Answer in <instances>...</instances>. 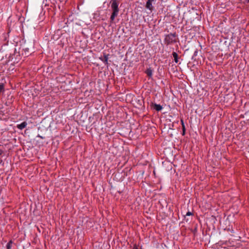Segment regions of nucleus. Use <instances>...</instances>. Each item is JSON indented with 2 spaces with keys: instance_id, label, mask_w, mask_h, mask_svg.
<instances>
[{
  "instance_id": "obj_1",
  "label": "nucleus",
  "mask_w": 249,
  "mask_h": 249,
  "mask_svg": "<svg viewBox=\"0 0 249 249\" xmlns=\"http://www.w3.org/2000/svg\"><path fill=\"white\" fill-rule=\"evenodd\" d=\"M111 4V8L112 10V14L110 16V20L111 22H113L115 19L116 17L118 16L119 14V2L118 0H111L110 1Z\"/></svg>"
},
{
  "instance_id": "obj_2",
  "label": "nucleus",
  "mask_w": 249,
  "mask_h": 249,
  "mask_svg": "<svg viewBox=\"0 0 249 249\" xmlns=\"http://www.w3.org/2000/svg\"><path fill=\"white\" fill-rule=\"evenodd\" d=\"M177 39L175 34H170L165 36L164 41L165 43L170 44L176 42Z\"/></svg>"
},
{
  "instance_id": "obj_3",
  "label": "nucleus",
  "mask_w": 249,
  "mask_h": 249,
  "mask_svg": "<svg viewBox=\"0 0 249 249\" xmlns=\"http://www.w3.org/2000/svg\"><path fill=\"white\" fill-rule=\"evenodd\" d=\"M156 0H148L146 3V8L149 10L150 12H152L153 9V6H152V2H155Z\"/></svg>"
},
{
  "instance_id": "obj_4",
  "label": "nucleus",
  "mask_w": 249,
  "mask_h": 249,
  "mask_svg": "<svg viewBox=\"0 0 249 249\" xmlns=\"http://www.w3.org/2000/svg\"><path fill=\"white\" fill-rule=\"evenodd\" d=\"M27 125V123L26 122H23L21 123V124H18L17 127L19 129L22 130L23 128H24L25 127H26Z\"/></svg>"
},
{
  "instance_id": "obj_5",
  "label": "nucleus",
  "mask_w": 249,
  "mask_h": 249,
  "mask_svg": "<svg viewBox=\"0 0 249 249\" xmlns=\"http://www.w3.org/2000/svg\"><path fill=\"white\" fill-rule=\"evenodd\" d=\"M154 108L158 111L161 110L162 109V107L159 104L154 105Z\"/></svg>"
},
{
  "instance_id": "obj_6",
  "label": "nucleus",
  "mask_w": 249,
  "mask_h": 249,
  "mask_svg": "<svg viewBox=\"0 0 249 249\" xmlns=\"http://www.w3.org/2000/svg\"><path fill=\"white\" fill-rule=\"evenodd\" d=\"M173 56L174 59V61L175 63H177L178 62V54L174 52L173 53Z\"/></svg>"
},
{
  "instance_id": "obj_7",
  "label": "nucleus",
  "mask_w": 249,
  "mask_h": 249,
  "mask_svg": "<svg viewBox=\"0 0 249 249\" xmlns=\"http://www.w3.org/2000/svg\"><path fill=\"white\" fill-rule=\"evenodd\" d=\"M146 73L148 76L151 77L152 75L153 71L151 69H148L146 70Z\"/></svg>"
},
{
  "instance_id": "obj_8",
  "label": "nucleus",
  "mask_w": 249,
  "mask_h": 249,
  "mask_svg": "<svg viewBox=\"0 0 249 249\" xmlns=\"http://www.w3.org/2000/svg\"><path fill=\"white\" fill-rule=\"evenodd\" d=\"M4 91V86L2 83L0 84V93Z\"/></svg>"
},
{
  "instance_id": "obj_9",
  "label": "nucleus",
  "mask_w": 249,
  "mask_h": 249,
  "mask_svg": "<svg viewBox=\"0 0 249 249\" xmlns=\"http://www.w3.org/2000/svg\"><path fill=\"white\" fill-rule=\"evenodd\" d=\"M181 123H182V127H183V135H184L185 133V125L184 124V123H183V122L182 120H181Z\"/></svg>"
},
{
  "instance_id": "obj_10",
  "label": "nucleus",
  "mask_w": 249,
  "mask_h": 249,
  "mask_svg": "<svg viewBox=\"0 0 249 249\" xmlns=\"http://www.w3.org/2000/svg\"><path fill=\"white\" fill-rule=\"evenodd\" d=\"M11 244H12V242L11 241H10V242H9V243H7V244L6 245L7 249H11Z\"/></svg>"
},
{
  "instance_id": "obj_11",
  "label": "nucleus",
  "mask_w": 249,
  "mask_h": 249,
  "mask_svg": "<svg viewBox=\"0 0 249 249\" xmlns=\"http://www.w3.org/2000/svg\"><path fill=\"white\" fill-rule=\"evenodd\" d=\"M228 231H230L231 233H234V230L232 229L231 230L228 229Z\"/></svg>"
},
{
  "instance_id": "obj_12",
  "label": "nucleus",
  "mask_w": 249,
  "mask_h": 249,
  "mask_svg": "<svg viewBox=\"0 0 249 249\" xmlns=\"http://www.w3.org/2000/svg\"><path fill=\"white\" fill-rule=\"evenodd\" d=\"M131 249H138V248L136 245H135Z\"/></svg>"
},
{
  "instance_id": "obj_13",
  "label": "nucleus",
  "mask_w": 249,
  "mask_h": 249,
  "mask_svg": "<svg viewBox=\"0 0 249 249\" xmlns=\"http://www.w3.org/2000/svg\"><path fill=\"white\" fill-rule=\"evenodd\" d=\"M192 215V213L191 212H188V216H190Z\"/></svg>"
},
{
  "instance_id": "obj_14",
  "label": "nucleus",
  "mask_w": 249,
  "mask_h": 249,
  "mask_svg": "<svg viewBox=\"0 0 249 249\" xmlns=\"http://www.w3.org/2000/svg\"><path fill=\"white\" fill-rule=\"evenodd\" d=\"M246 1L248 3H249V0H246Z\"/></svg>"
}]
</instances>
